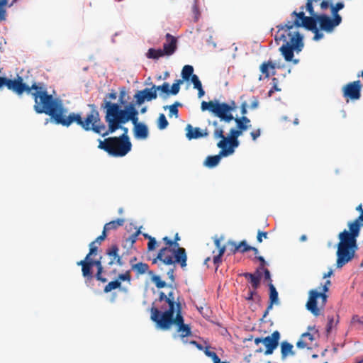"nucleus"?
<instances>
[{
	"label": "nucleus",
	"mask_w": 363,
	"mask_h": 363,
	"mask_svg": "<svg viewBox=\"0 0 363 363\" xmlns=\"http://www.w3.org/2000/svg\"><path fill=\"white\" fill-rule=\"evenodd\" d=\"M4 86L18 96H21L24 92L30 95L35 102L33 108L37 113H45L50 116L55 124L61 125L67 111L60 100L48 94L43 82L29 80L28 77L23 78L17 76L14 79L0 77V89Z\"/></svg>",
	"instance_id": "nucleus-1"
},
{
	"label": "nucleus",
	"mask_w": 363,
	"mask_h": 363,
	"mask_svg": "<svg viewBox=\"0 0 363 363\" xmlns=\"http://www.w3.org/2000/svg\"><path fill=\"white\" fill-rule=\"evenodd\" d=\"M158 301L161 303L160 310L152 306L150 309L151 320L157 326L164 330H169L172 325L177 326V332L184 343L185 337L192 335L191 328L189 324L184 323L182 315V303L179 297H176L173 291L166 294L163 291L159 293Z\"/></svg>",
	"instance_id": "nucleus-2"
},
{
	"label": "nucleus",
	"mask_w": 363,
	"mask_h": 363,
	"mask_svg": "<svg viewBox=\"0 0 363 363\" xmlns=\"http://www.w3.org/2000/svg\"><path fill=\"white\" fill-rule=\"evenodd\" d=\"M291 16H295V20L292 22L288 21L284 24H280L277 26L278 32L274 37L276 42L282 41L283 45L279 48V50L284 57L286 62L292 61L294 64H297L298 60H293L294 52H299L302 50L304 44L303 37L298 31H291L294 26L303 27V24L306 21L308 16H305L303 11L291 13Z\"/></svg>",
	"instance_id": "nucleus-3"
},
{
	"label": "nucleus",
	"mask_w": 363,
	"mask_h": 363,
	"mask_svg": "<svg viewBox=\"0 0 363 363\" xmlns=\"http://www.w3.org/2000/svg\"><path fill=\"white\" fill-rule=\"evenodd\" d=\"M358 218L348 223L350 231L344 230L339 235L340 242L337 250V268H342L350 262L354 257L357 249V238L359 235L361 227H363V209Z\"/></svg>",
	"instance_id": "nucleus-4"
},
{
	"label": "nucleus",
	"mask_w": 363,
	"mask_h": 363,
	"mask_svg": "<svg viewBox=\"0 0 363 363\" xmlns=\"http://www.w3.org/2000/svg\"><path fill=\"white\" fill-rule=\"evenodd\" d=\"M90 111L82 117L80 113L72 112L68 116L66 114L61 123L62 125L69 127L72 123H76L85 131H93L95 133L105 137L113 132H109V126L106 128L102 122L100 113L94 104H89Z\"/></svg>",
	"instance_id": "nucleus-5"
},
{
	"label": "nucleus",
	"mask_w": 363,
	"mask_h": 363,
	"mask_svg": "<svg viewBox=\"0 0 363 363\" xmlns=\"http://www.w3.org/2000/svg\"><path fill=\"white\" fill-rule=\"evenodd\" d=\"M104 108H106L105 121L109 126V132L116 131L120 124H125L129 121L132 123L138 121V111L133 104H130L122 109L118 104L106 101Z\"/></svg>",
	"instance_id": "nucleus-6"
},
{
	"label": "nucleus",
	"mask_w": 363,
	"mask_h": 363,
	"mask_svg": "<svg viewBox=\"0 0 363 363\" xmlns=\"http://www.w3.org/2000/svg\"><path fill=\"white\" fill-rule=\"evenodd\" d=\"M162 240L167 246L159 251L157 258L152 263H156L158 259L160 262L159 267L161 269H162V265H172L174 263L179 264L182 268L186 267L187 260L186 250L184 247L174 248L175 242L167 236L164 237Z\"/></svg>",
	"instance_id": "nucleus-7"
},
{
	"label": "nucleus",
	"mask_w": 363,
	"mask_h": 363,
	"mask_svg": "<svg viewBox=\"0 0 363 363\" xmlns=\"http://www.w3.org/2000/svg\"><path fill=\"white\" fill-rule=\"evenodd\" d=\"M241 135L240 130L235 128L230 129L228 137L224 135V130L222 128H216L213 131L214 138L220 139L217 143V146L221 149V154L224 156H228L234 152L235 148L239 145L238 138Z\"/></svg>",
	"instance_id": "nucleus-8"
},
{
	"label": "nucleus",
	"mask_w": 363,
	"mask_h": 363,
	"mask_svg": "<svg viewBox=\"0 0 363 363\" xmlns=\"http://www.w3.org/2000/svg\"><path fill=\"white\" fill-rule=\"evenodd\" d=\"M130 140H125L119 137H110L104 141L99 140L98 147L114 157H123L131 150Z\"/></svg>",
	"instance_id": "nucleus-9"
},
{
	"label": "nucleus",
	"mask_w": 363,
	"mask_h": 363,
	"mask_svg": "<svg viewBox=\"0 0 363 363\" xmlns=\"http://www.w3.org/2000/svg\"><path fill=\"white\" fill-rule=\"evenodd\" d=\"M330 284L331 281L330 280H327L320 292H318L317 290L312 289L308 293L309 296L306 304V307L308 311L316 317L320 315V309L326 304L328 299L326 293L328 291Z\"/></svg>",
	"instance_id": "nucleus-10"
},
{
	"label": "nucleus",
	"mask_w": 363,
	"mask_h": 363,
	"mask_svg": "<svg viewBox=\"0 0 363 363\" xmlns=\"http://www.w3.org/2000/svg\"><path fill=\"white\" fill-rule=\"evenodd\" d=\"M281 337L280 333L278 330L274 331L270 335L265 337H256L254 340L255 344L258 345L262 343L265 347V350L259 348L255 350L256 353L263 352L264 355H271L277 348Z\"/></svg>",
	"instance_id": "nucleus-11"
},
{
	"label": "nucleus",
	"mask_w": 363,
	"mask_h": 363,
	"mask_svg": "<svg viewBox=\"0 0 363 363\" xmlns=\"http://www.w3.org/2000/svg\"><path fill=\"white\" fill-rule=\"evenodd\" d=\"M235 108L236 104L234 101H232L230 104L219 103L216 101L213 113L214 116L218 117L221 121L230 123L234 119L232 111Z\"/></svg>",
	"instance_id": "nucleus-12"
},
{
	"label": "nucleus",
	"mask_w": 363,
	"mask_h": 363,
	"mask_svg": "<svg viewBox=\"0 0 363 363\" xmlns=\"http://www.w3.org/2000/svg\"><path fill=\"white\" fill-rule=\"evenodd\" d=\"M311 17H314L315 25H317V22H318L320 28L327 33L332 32L333 29L342 22L340 15H337L335 18L333 17V18L325 14H315Z\"/></svg>",
	"instance_id": "nucleus-13"
},
{
	"label": "nucleus",
	"mask_w": 363,
	"mask_h": 363,
	"mask_svg": "<svg viewBox=\"0 0 363 363\" xmlns=\"http://www.w3.org/2000/svg\"><path fill=\"white\" fill-rule=\"evenodd\" d=\"M362 87V85L360 80L350 82L342 88L343 96L347 99V101L349 99L352 101L358 100L361 97Z\"/></svg>",
	"instance_id": "nucleus-14"
},
{
	"label": "nucleus",
	"mask_w": 363,
	"mask_h": 363,
	"mask_svg": "<svg viewBox=\"0 0 363 363\" xmlns=\"http://www.w3.org/2000/svg\"><path fill=\"white\" fill-rule=\"evenodd\" d=\"M157 96L156 90L153 89L152 86L150 89L145 88L143 90L138 91L135 94L134 98L135 99L136 104L141 105L145 100L150 101L157 99Z\"/></svg>",
	"instance_id": "nucleus-15"
},
{
	"label": "nucleus",
	"mask_w": 363,
	"mask_h": 363,
	"mask_svg": "<svg viewBox=\"0 0 363 363\" xmlns=\"http://www.w3.org/2000/svg\"><path fill=\"white\" fill-rule=\"evenodd\" d=\"M118 252L119 248L116 245H112L106 250V254L110 258V261L108 263L109 266L114 263H116L119 266H123L124 264L122 257L119 255Z\"/></svg>",
	"instance_id": "nucleus-16"
},
{
	"label": "nucleus",
	"mask_w": 363,
	"mask_h": 363,
	"mask_svg": "<svg viewBox=\"0 0 363 363\" xmlns=\"http://www.w3.org/2000/svg\"><path fill=\"white\" fill-rule=\"evenodd\" d=\"M280 65H277L275 62L272 60L263 62L259 66V70L264 75V78H269L270 74L274 75L276 74L275 69L277 68H281Z\"/></svg>",
	"instance_id": "nucleus-17"
},
{
	"label": "nucleus",
	"mask_w": 363,
	"mask_h": 363,
	"mask_svg": "<svg viewBox=\"0 0 363 363\" xmlns=\"http://www.w3.org/2000/svg\"><path fill=\"white\" fill-rule=\"evenodd\" d=\"M166 42L163 45V52L166 55H172L177 50V38L169 33L165 35Z\"/></svg>",
	"instance_id": "nucleus-18"
},
{
	"label": "nucleus",
	"mask_w": 363,
	"mask_h": 363,
	"mask_svg": "<svg viewBox=\"0 0 363 363\" xmlns=\"http://www.w3.org/2000/svg\"><path fill=\"white\" fill-rule=\"evenodd\" d=\"M303 27L314 33L313 40L315 41L320 40L324 36V35L320 33L319 29L317 28L314 17L307 18L306 21L303 24Z\"/></svg>",
	"instance_id": "nucleus-19"
},
{
	"label": "nucleus",
	"mask_w": 363,
	"mask_h": 363,
	"mask_svg": "<svg viewBox=\"0 0 363 363\" xmlns=\"http://www.w3.org/2000/svg\"><path fill=\"white\" fill-rule=\"evenodd\" d=\"M186 136L189 140L198 139L202 137H206L208 135L207 129H205L203 132L199 128H194L190 124L186 125Z\"/></svg>",
	"instance_id": "nucleus-20"
},
{
	"label": "nucleus",
	"mask_w": 363,
	"mask_h": 363,
	"mask_svg": "<svg viewBox=\"0 0 363 363\" xmlns=\"http://www.w3.org/2000/svg\"><path fill=\"white\" fill-rule=\"evenodd\" d=\"M77 265L82 266V272L83 277L86 279V282L91 281L94 278L93 272H92V264L90 262L89 259L81 260L77 262Z\"/></svg>",
	"instance_id": "nucleus-21"
},
{
	"label": "nucleus",
	"mask_w": 363,
	"mask_h": 363,
	"mask_svg": "<svg viewBox=\"0 0 363 363\" xmlns=\"http://www.w3.org/2000/svg\"><path fill=\"white\" fill-rule=\"evenodd\" d=\"M213 240H214V244H215L216 247L218 250V255L213 256V262L214 264L216 266V269H217L218 267H219V264L222 262L221 257L223 255V254L225 253L226 247H225V245H220V239L218 238L217 236H216L213 238Z\"/></svg>",
	"instance_id": "nucleus-22"
},
{
	"label": "nucleus",
	"mask_w": 363,
	"mask_h": 363,
	"mask_svg": "<svg viewBox=\"0 0 363 363\" xmlns=\"http://www.w3.org/2000/svg\"><path fill=\"white\" fill-rule=\"evenodd\" d=\"M134 125V135L138 139H145L148 136V128L147 125L142 123H133Z\"/></svg>",
	"instance_id": "nucleus-23"
},
{
	"label": "nucleus",
	"mask_w": 363,
	"mask_h": 363,
	"mask_svg": "<svg viewBox=\"0 0 363 363\" xmlns=\"http://www.w3.org/2000/svg\"><path fill=\"white\" fill-rule=\"evenodd\" d=\"M293 349L294 346L292 344L287 341H283L281 343V359H285L288 356H294L295 352Z\"/></svg>",
	"instance_id": "nucleus-24"
},
{
	"label": "nucleus",
	"mask_w": 363,
	"mask_h": 363,
	"mask_svg": "<svg viewBox=\"0 0 363 363\" xmlns=\"http://www.w3.org/2000/svg\"><path fill=\"white\" fill-rule=\"evenodd\" d=\"M89 261L92 264V267L96 266L97 268V272L95 275L96 279L102 283H106L107 281V279L102 276L104 267L101 264V258L97 260H93L92 259H89Z\"/></svg>",
	"instance_id": "nucleus-25"
},
{
	"label": "nucleus",
	"mask_w": 363,
	"mask_h": 363,
	"mask_svg": "<svg viewBox=\"0 0 363 363\" xmlns=\"http://www.w3.org/2000/svg\"><path fill=\"white\" fill-rule=\"evenodd\" d=\"M242 276L250 281L253 289L257 290L258 289L260 284L261 274L257 275L255 274L245 272L242 274Z\"/></svg>",
	"instance_id": "nucleus-26"
},
{
	"label": "nucleus",
	"mask_w": 363,
	"mask_h": 363,
	"mask_svg": "<svg viewBox=\"0 0 363 363\" xmlns=\"http://www.w3.org/2000/svg\"><path fill=\"white\" fill-rule=\"evenodd\" d=\"M228 244L234 247V249L233 250V254L236 253L237 252L244 253L250 251L251 246L248 245L245 240L240 242L238 245L235 242L229 241Z\"/></svg>",
	"instance_id": "nucleus-27"
},
{
	"label": "nucleus",
	"mask_w": 363,
	"mask_h": 363,
	"mask_svg": "<svg viewBox=\"0 0 363 363\" xmlns=\"http://www.w3.org/2000/svg\"><path fill=\"white\" fill-rule=\"evenodd\" d=\"M221 157H225L223 154H221V150L218 155L208 156L204 162V165L209 168L215 167L220 162Z\"/></svg>",
	"instance_id": "nucleus-28"
},
{
	"label": "nucleus",
	"mask_w": 363,
	"mask_h": 363,
	"mask_svg": "<svg viewBox=\"0 0 363 363\" xmlns=\"http://www.w3.org/2000/svg\"><path fill=\"white\" fill-rule=\"evenodd\" d=\"M269 289V308H272L274 304L279 303L278 292L272 283L268 284Z\"/></svg>",
	"instance_id": "nucleus-29"
},
{
	"label": "nucleus",
	"mask_w": 363,
	"mask_h": 363,
	"mask_svg": "<svg viewBox=\"0 0 363 363\" xmlns=\"http://www.w3.org/2000/svg\"><path fill=\"white\" fill-rule=\"evenodd\" d=\"M132 269L136 272L137 277L144 274L148 271L149 266L146 263L139 262L132 264Z\"/></svg>",
	"instance_id": "nucleus-30"
},
{
	"label": "nucleus",
	"mask_w": 363,
	"mask_h": 363,
	"mask_svg": "<svg viewBox=\"0 0 363 363\" xmlns=\"http://www.w3.org/2000/svg\"><path fill=\"white\" fill-rule=\"evenodd\" d=\"M125 223V219L117 218L116 220H111L105 224L106 230H116L118 228L123 226Z\"/></svg>",
	"instance_id": "nucleus-31"
},
{
	"label": "nucleus",
	"mask_w": 363,
	"mask_h": 363,
	"mask_svg": "<svg viewBox=\"0 0 363 363\" xmlns=\"http://www.w3.org/2000/svg\"><path fill=\"white\" fill-rule=\"evenodd\" d=\"M166 55V53L163 52V49H154L150 48L146 53V57L149 59L157 60L160 57Z\"/></svg>",
	"instance_id": "nucleus-32"
},
{
	"label": "nucleus",
	"mask_w": 363,
	"mask_h": 363,
	"mask_svg": "<svg viewBox=\"0 0 363 363\" xmlns=\"http://www.w3.org/2000/svg\"><path fill=\"white\" fill-rule=\"evenodd\" d=\"M321 0H307L305 6H301V9L303 11L305 8L310 16L315 15V12L313 9V4H320Z\"/></svg>",
	"instance_id": "nucleus-33"
},
{
	"label": "nucleus",
	"mask_w": 363,
	"mask_h": 363,
	"mask_svg": "<svg viewBox=\"0 0 363 363\" xmlns=\"http://www.w3.org/2000/svg\"><path fill=\"white\" fill-rule=\"evenodd\" d=\"M194 72V68L191 65H185L182 70V80L189 81Z\"/></svg>",
	"instance_id": "nucleus-34"
},
{
	"label": "nucleus",
	"mask_w": 363,
	"mask_h": 363,
	"mask_svg": "<svg viewBox=\"0 0 363 363\" xmlns=\"http://www.w3.org/2000/svg\"><path fill=\"white\" fill-rule=\"evenodd\" d=\"M152 281L155 284L156 287L158 289H162L165 286H168L171 289H172V284H167V283L164 281H162L160 276L157 275H152L151 277Z\"/></svg>",
	"instance_id": "nucleus-35"
},
{
	"label": "nucleus",
	"mask_w": 363,
	"mask_h": 363,
	"mask_svg": "<svg viewBox=\"0 0 363 363\" xmlns=\"http://www.w3.org/2000/svg\"><path fill=\"white\" fill-rule=\"evenodd\" d=\"M179 106H182V104L178 101H176L172 105L164 106V109L166 110V109L169 108V116L171 117L172 116H174L176 118H177L179 116V111H178Z\"/></svg>",
	"instance_id": "nucleus-36"
},
{
	"label": "nucleus",
	"mask_w": 363,
	"mask_h": 363,
	"mask_svg": "<svg viewBox=\"0 0 363 363\" xmlns=\"http://www.w3.org/2000/svg\"><path fill=\"white\" fill-rule=\"evenodd\" d=\"M121 283L118 280L110 281L107 285L105 286L104 291L105 293H108L113 289L119 288L121 286Z\"/></svg>",
	"instance_id": "nucleus-37"
},
{
	"label": "nucleus",
	"mask_w": 363,
	"mask_h": 363,
	"mask_svg": "<svg viewBox=\"0 0 363 363\" xmlns=\"http://www.w3.org/2000/svg\"><path fill=\"white\" fill-rule=\"evenodd\" d=\"M169 125V123L164 113H160L157 119V127L160 130L165 129Z\"/></svg>",
	"instance_id": "nucleus-38"
},
{
	"label": "nucleus",
	"mask_w": 363,
	"mask_h": 363,
	"mask_svg": "<svg viewBox=\"0 0 363 363\" xmlns=\"http://www.w3.org/2000/svg\"><path fill=\"white\" fill-rule=\"evenodd\" d=\"M216 103V101H209L208 102L203 101H202L201 106V110L203 111L208 110L209 111H211L213 113Z\"/></svg>",
	"instance_id": "nucleus-39"
},
{
	"label": "nucleus",
	"mask_w": 363,
	"mask_h": 363,
	"mask_svg": "<svg viewBox=\"0 0 363 363\" xmlns=\"http://www.w3.org/2000/svg\"><path fill=\"white\" fill-rule=\"evenodd\" d=\"M153 89H155L156 91H160L162 93H164L167 95L169 94V91H170L169 84L167 82H164L162 85H160V86L153 85Z\"/></svg>",
	"instance_id": "nucleus-40"
},
{
	"label": "nucleus",
	"mask_w": 363,
	"mask_h": 363,
	"mask_svg": "<svg viewBox=\"0 0 363 363\" xmlns=\"http://www.w3.org/2000/svg\"><path fill=\"white\" fill-rule=\"evenodd\" d=\"M183 83V80L177 79L171 86L169 94L177 95L180 90V84Z\"/></svg>",
	"instance_id": "nucleus-41"
},
{
	"label": "nucleus",
	"mask_w": 363,
	"mask_h": 363,
	"mask_svg": "<svg viewBox=\"0 0 363 363\" xmlns=\"http://www.w3.org/2000/svg\"><path fill=\"white\" fill-rule=\"evenodd\" d=\"M345 5L342 2H338L335 5H331V13L333 17L335 18V16L338 14V11L344 8Z\"/></svg>",
	"instance_id": "nucleus-42"
},
{
	"label": "nucleus",
	"mask_w": 363,
	"mask_h": 363,
	"mask_svg": "<svg viewBox=\"0 0 363 363\" xmlns=\"http://www.w3.org/2000/svg\"><path fill=\"white\" fill-rule=\"evenodd\" d=\"M204 353L207 357L212 359L213 363H219L220 362L219 357L216 354V352H214L213 351H210L208 347H206V349L204 350Z\"/></svg>",
	"instance_id": "nucleus-43"
},
{
	"label": "nucleus",
	"mask_w": 363,
	"mask_h": 363,
	"mask_svg": "<svg viewBox=\"0 0 363 363\" xmlns=\"http://www.w3.org/2000/svg\"><path fill=\"white\" fill-rule=\"evenodd\" d=\"M8 0H0V21L6 19V11L5 6Z\"/></svg>",
	"instance_id": "nucleus-44"
},
{
	"label": "nucleus",
	"mask_w": 363,
	"mask_h": 363,
	"mask_svg": "<svg viewBox=\"0 0 363 363\" xmlns=\"http://www.w3.org/2000/svg\"><path fill=\"white\" fill-rule=\"evenodd\" d=\"M237 125V129L238 130H240V132L242 133L243 131L247 130L249 127H250V125H245L244 123H242L240 120H238V118H234L233 119Z\"/></svg>",
	"instance_id": "nucleus-45"
},
{
	"label": "nucleus",
	"mask_w": 363,
	"mask_h": 363,
	"mask_svg": "<svg viewBox=\"0 0 363 363\" xmlns=\"http://www.w3.org/2000/svg\"><path fill=\"white\" fill-rule=\"evenodd\" d=\"M97 246L95 244V242H91L90 244H89V252L86 255V259H91L90 258V256L91 255H95L97 252Z\"/></svg>",
	"instance_id": "nucleus-46"
},
{
	"label": "nucleus",
	"mask_w": 363,
	"mask_h": 363,
	"mask_svg": "<svg viewBox=\"0 0 363 363\" xmlns=\"http://www.w3.org/2000/svg\"><path fill=\"white\" fill-rule=\"evenodd\" d=\"M117 280H118L119 281H127L130 282L131 280L130 271L128 270L124 274H120L118 277Z\"/></svg>",
	"instance_id": "nucleus-47"
},
{
	"label": "nucleus",
	"mask_w": 363,
	"mask_h": 363,
	"mask_svg": "<svg viewBox=\"0 0 363 363\" xmlns=\"http://www.w3.org/2000/svg\"><path fill=\"white\" fill-rule=\"evenodd\" d=\"M175 264L176 263H174L172 265H169L171 267L168 269V271L167 272L169 279L171 280L170 284H172L173 282H174V280H175L174 276V271L176 267Z\"/></svg>",
	"instance_id": "nucleus-48"
},
{
	"label": "nucleus",
	"mask_w": 363,
	"mask_h": 363,
	"mask_svg": "<svg viewBox=\"0 0 363 363\" xmlns=\"http://www.w3.org/2000/svg\"><path fill=\"white\" fill-rule=\"evenodd\" d=\"M191 81L194 84V88H200L201 86H202L201 81L199 80L197 75L194 74L191 77Z\"/></svg>",
	"instance_id": "nucleus-49"
},
{
	"label": "nucleus",
	"mask_w": 363,
	"mask_h": 363,
	"mask_svg": "<svg viewBox=\"0 0 363 363\" xmlns=\"http://www.w3.org/2000/svg\"><path fill=\"white\" fill-rule=\"evenodd\" d=\"M122 125L123 124H120V127L118 128V129L122 130L123 133L121 136H119V138H121V139H123L125 140H130L129 137L128 135V128L126 127L122 126Z\"/></svg>",
	"instance_id": "nucleus-50"
},
{
	"label": "nucleus",
	"mask_w": 363,
	"mask_h": 363,
	"mask_svg": "<svg viewBox=\"0 0 363 363\" xmlns=\"http://www.w3.org/2000/svg\"><path fill=\"white\" fill-rule=\"evenodd\" d=\"M259 106V100H258V98L257 96H252L251 99H250V108L251 109H256Z\"/></svg>",
	"instance_id": "nucleus-51"
},
{
	"label": "nucleus",
	"mask_w": 363,
	"mask_h": 363,
	"mask_svg": "<svg viewBox=\"0 0 363 363\" xmlns=\"http://www.w3.org/2000/svg\"><path fill=\"white\" fill-rule=\"evenodd\" d=\"M157 245V241L155 238H150L147 243V249L149 251H152L155 249Z\"/></svg>",
	"instance_id": "nucleus-52"
},
{
	"label": "nucleus",
	"mask_w": 363,
	"mask_h": 363,
	"mask_svg": "<svg viewBox=\"0 0 363 363\" xmlns=\"http://www.w3.org/2000/svg\"><path fill=\"white\" fill-rule=\"evenodd\" d=\"M267 232H263V231H261V230H258L257 232V242H262V238H267Z\"/></svg>",
	"instance_id": "nucleus-53"
},
{
	"label": "nucleus",
	"mask_w": 363,
	"mask_h": 363,
	"mask_svg": "<svg viewBox=\"0 0 363 363\" xmlns=\"http://www.w3.org/2000/svg\"><path fill=\"white\" fill-rule=\"evenodd\" d=\"M328 324H327V328H326V330H327V333H330V330H332V328L333 326V323H334V318L333 316H328Z\"/></svg>",
	"instance_id": "nucleus-54"
},
{
	"label": "nucleus",
	"mask_w": 363,
	"mask_h": 363,
	"mask_svg": "<svg viewBox=\"0 0 363 363\" xmlns=\"http://www.w3.org/2000/svg\"><path fill=\"white\" fill-rule=\"evenodd\" d=\"M257 293L256 291V290L253 289V290H250L248 291V294H247V296H246V300L247 301H252L253 300V298L255 296H257Z\"/></svg>",
	"instance_id": "nucleus-55"
},
{
	"label": "nucleus",
	"mask_w": 363,
	"mask_h": 363,
	"mask_svg": "<svg viewBox=\"0 0 363 363\" xmlns=\"http://www.w3.org/2000/svg\"><path fill=\"white\" fill-rule=\"evenodd\" d=\"M260 129H256L250 133V135L253 140H257L260 136Z\"/></svg>",
	"instance_id": "nucleus-56"
},
{
	"label": "nucleus",
	"mask_w": 363,
	"mask_h": 363,
	"mask_svg": "<svg viewBox=\"0 0 363 363\" xmlns=\"http://www.w3.org/2000/svg\"><path fill=\"white\" fill-rule=\"evenodd\" d=\"M320 9L323 10V11H325L326 10L329 6H330L331 5H330V3L327 0H321L320 2Z\"/></svg>",
	"instance_id": "nucleus-57"
},
{
	"label": "nucleus",
	"mask_w": 363,
	"mask_h": 363,
	"mask_svg": "<svg viewBox=\"0 0 363 363\" xmlns=\"http://www.w3.org/2000/svg\"><path fill=\"white\" fill-rule=\"evenodd\" d=\"M264 280L268 281V284L269 283H272V280L271 279L270 272H269V269H264Z\"/></svg>",
	"instance_id": "nucleus-58"
},
{
	"label": "nucleus",
	"mask_w": 363,
	"mask_h": 363,
	"mask_svg": "<svg viewBox=\"0 0 363 363\" xmlns=\"http://www.w3.org/2000/svg\"><path fill=\"white\" fill-rule=\"evenodd\" d=\"M352 321L353 323H358L359 324L363 325V316H359L357 315H355L352 317Z\"/></svg>",
	"instance_id": "nucleus-59"
},
{
	"label": "nucleus",
	"mask_w": 363,
	"mask_h": 363,
	"mask_svg": "<svg viewBox=\"0 0 363 363\" xmlns=\"http://www.w3.org/2000/svg\"><path fill=\"white\" fill-rule=\"evenodd\" d=\"M248 106L246 101H242L240 106L241 113L245 116L247 113V108Z\"/></svg>",
	"instance_id": "nucleus-60"
},
{
	"label": "nucleus",
	"mask_w": 363,
	"mask_h": 363,
	"mask_svg": "<svg viewBox=\"0 0 363 363\" xmlns=\"http://www.w3.org/2000/svg\"><path fill=\"white\" fill-rule=\"evenodd\" d=\"M140 230H138L137 232L130 235L129 240L131 242V243H134L136 241L137 237L140 234Z\"/></svg>",
	"instance_id": "nucleus-61"
},
{
	"label": "nucleus",
	"mask_w": 363,
	"mask_h": 363,
	"mask_svg": "<svg viewBox=\"0 0 363 363\" xmlns=\"http://www.w3.org/2000/svg\"><path fill=\"white\" fill-rule=\"evenodd\" d=\"M264 269H267V268H265V265L259 264V267L256 269V272L255 274L257 275H259V274L262 275L261 272H263V273H264Z\"/></svg>",
	"instance_id": "nucleus-62"
},
{
	"label": "nucleus",
	"mask_w": 363,
	"mask_h": 363,
	"mask_svg": "<svg viewBox=\"0 0 363 363\" xmlns=\"http://www.w3.org/2000/svg\"><path fill=\"white\" fill-rule=\"evenodd\" d=\"M179 240H180V237L179 236L178 233H176V235L174 236V239L173 240V242H175V244L174 245V248L178 249V247H180L178 243Z\"/></svg>",
	"instance_id": "nucleus-63"
},
{
	"label": "nucleus",
	"mask_w": 363,
	"mask_h": 363,
	"mask_svg": "<svg viewBox=\"0 0 363 363\" xmlns=\"http://www.w3.org/2000/svg\"><path fill=\"white\" fill-rule=\"evenodd\" d=\"M238 118V120H240L242 123H244V124L245 125H250V120L245 116H242V117Z\"/></svg>",
	"instance_id": "nucleus-64"
}]
</instances>
